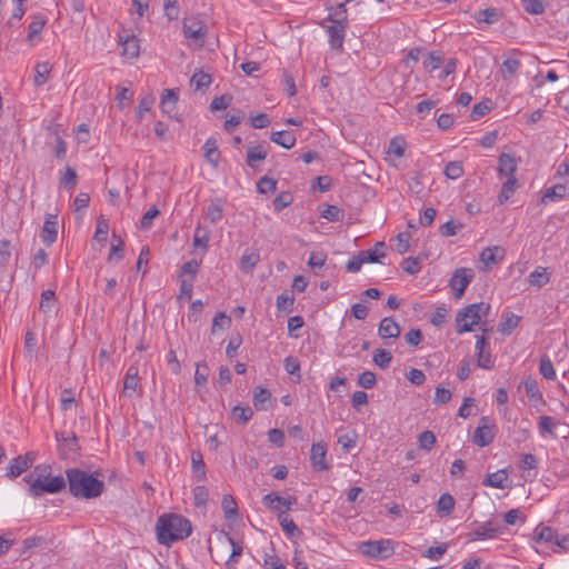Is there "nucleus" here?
<instances>
[{"instance_id": "2", "label": "nucleus", "mask_w": 569, "mask_h": 569, "mask_svg": "<svg viewBox=\"0 0 569 569\" xmlns=\"http://www.w3.org/2000/svg\"><path fill=\"white\" fill-rule=\"evenodd\" d=\"M66 476L70 493L78 499H93L103 491V481L84 470L71 468Z\"/></svg>"}, {"instance_id": "51", "label": "nucleus", "mask_w": 569, "mask_h": 569, "mask_svg": "<svg viewBox=\"0 0 569 569\" xmlns=\"http://www.w3.org/2000/svg\"><path fill=\"white\" fill-rule=\"evenodd\" d=\"M231 319L224 312H218L213 317L211 332L214 333L217 330H226L230 327Z\"/></svg>"}, {"instance_id": "40", "label": "nucleus", "mask_w": 569, "mask_h": 569, "mask_svg": "<svg viewBox=\"0 0 569 569\" xmlns=\"http://www.w3.org/2000/svg\"><path fill=\"white\" fill-rule=\"evenodd\" d=\"M226 540L231 546V553L228 560L226 561V566L228 568H233L238 563L239 558L242 553V547L239 543H237L232 537L228 535H226Z\"/></svg>"}, {"instance_id": "33", "label": "nucleus", "mask_w": 569, "mask_h": 569, "mask_svg": "<svg viewBox=\"0 0 569 569\" xmlns=\"http://www.w3.org/2000/svg\"><path fill=\"white\" fill-rule=\"evenodd\" d=\"M207 219L211 223H217L223 216V203L221 199H214L210 202L206 210Z\"/></svg>"}, {"instance_id": "42", "label": "nucleus", "mask_w": 569, "mask_h": 569, "mask_svg": "<svg viewBox=\"0 0 569 569\" xmlns=\"http://www.w3.org/2000/svg\"><path fill=\"white\" fill-rule=\"evenodd\" d=\"M566 196V187L563 184H555L548 188L542 197V202L557 201Z\"/></svg>"}, {"instance_id": "32", "label": "nucleus", "mask_w": 569, "mask_h": 569, "mask_svg": "<svg viewBox=\"0 0 569 569\" xmlns=\"http://www.w3.org/2000/svg\"><path fill=\"white\" fill-rule=\"evenodd\" d=\"M51 72V66L49 62H39L34 67V77H33V83L36 87L43 86L48 79L49 74Z\"/></svg>"}, {"instance_id": "35", "label": "nucleus", "mask_w": 569, "mask_h": 569, "mask_svg": "<svg viewBox=\"0 0 569 569\" xmlns=\"http://www.w3.org/2000/svg\"><path fill=\"white\" fill-rule=\"evenodd\" d=\"M558 426V422L550 416H540L538 421V431L541 437L549 435L555 437V430Z\"/></svg>"}, {"instance_id": "55", "label": "nucleus", "mask_w": 569, "mask_h": 569, "mask_svg": "<svg viewBox=\"0 0 569 569\" xmlns=\"http://www.w3.org/2000/svg\"><path fill=\"white\" fill-rule=\"evenodd\" d=\"M222 508L226 519H234L238 517V508L234 499L231 496H224L222 500Z\"/></svg>"}, {"instance_id": "47", "label": "nucleus", "mask_w": 569, "mask_h": 569, "mask_svg": "<svg viewBox=\"0 0 569 569\" xmlns=\"http://www.w3.org/2000/svg\"><path fill=\"white\" fill-rule=\"evenodd\" d=\"M406 147L407 143L402 137H395L389 142L388 153L401 158L405 154Z\"/></svg>"}, {"instance_id": "39", "label": "nucleus", "mask_w": 569, "mask_h": 569, "mask_svg": "<svg viewBox=\"0 0 569 569\" xmlns=\"http://www.w3.org/2000/svg\"><path fill=\"white\" fill-rule=\"evenodd\" d=\"M59 182L60 187L72 190L78 182V174L76 170L72 167H67L64 172L61 173Z\"/></svg>"}, {"instance_id": "10", "label": "nucleus", "mask_w": 569, "mask_h": 569, "mask_svg": "<svg viewBox=\"0 0 569 569\" xmlns=\"http://www.w3.org/2000/svg\"><path fill=\"white\" fill-rule=\"evenodd\" d=\"M37 459V452L29 451L13 458L7 467V476L14 479L30 469Z\"/></svg>"}, {"instance_id": "7", "label": "nucleus", "mask_w": 569, "mask_h": 569, "mask_svg": "<svg viewBox=\"0 0 569 569\" xmlns=\"http://www.w3.org/2000/svg\"><path fill=\"white\" fill-rule=\"evenodd\" d=\"M497 433V426L490 417H481L478 427L473 431L472 441L478 447L489 446Z\"/></svg>"}, {"instance_id": "29", "label": "nucleus", "mask_w": 569, "mask_h": 569, "mask_svg": "<svg viewBox=\"0 0 569 569\" xmlns=\"http://www.w3.org/2000/svg\"><path fill=\"white\" fill-rule=\"evenodd\" d=\"M473 18L478 23L493 24L500 19V12L497 8H487L477 11Z\"/></svg>"}, {"instance_id": "5", "label": "nucleus", "mask_w": 569, "mask_h": 569, "mask_svg": "<svg viewBox=\"0 0 569 569\" xmlns=\"http://www.w3.org/2000/svg\"><path fill=\"white\" fill-rule=\"evenodd\" d=\"M333 19L331 16L327 18L328 21L331 22L327 27V33L329 37V43L332 49L340 50L343 46L346 29H347V9L345 8V3L338 4L335 10Z\"/></svg>"}, {"instance_id": "24", "label": "nucleus", "mask_w": 569, "mask_h": 569, "mask_svg": "<svg viewBox=\"0 0 569 569\" xmlns=\"http://www.w3.org/2000/svg\"><path fill=\"white\" fill-rule=\"evenodd\" d=\"M270 140L284 149L293 148L297 142L295 133L288 130L271 132Z\"/></svg>"}, {"instance_id": "12", "label": "nucleus", "mask_w": 569, "mask_h": 569, "mask_svg": "<svg viewBox=\"0 0 569 569\" xmlns=\"http://www.w3.org/2000/svg\"><path fill=\"white\" fill-rule=\"evenodd\" d=\"M182 29L187 39L198 42L200 47L203 44L204 34L207 32V27L203 21L194 18L187 19L183 21Z\"/></svg>"}, {"instance_id": "45", "label": "nucleus", "mask_w": 569, "mask_h": 569, "mask_svg": "<svg viewBox=\"0 0 569 569\" xmlns=\"http://www.w3.org/2000/svg\"><path fill=\"white\" fill-rule=\"evenodd\" d=\"M372 361L376 366H378L381 369H386L390 366L392 361L391 352L385 350V349H377L373 352Z\"/></svg>"}, {"instance_id": "64", "label": "nucleus", "mask_w": 569, "mask_h": 569, "mask_svg": "<svg viewBox=\"0 0 569 569\" xmlns=\"http://www.w3.org/2000/svg\"><path fill=\"white\" fill-rule=\"evenodd\" d=\"M11 257V243L7 239L0 240V268L8 266Z\"/></svg>"}, {"instance_id": "53", "label": "nucleus", "mask_w": 569, "mask_h": 569, "mask_svg": "<svg viewBox=\"0 0 569 569\" xmlns=\"http://www.w3.org/2000/svg\"><path fill=\"white\" fill-rule=\"evenodd\" d=\"M539 372L546 379L552 380L556 378L553 365L547 356L540 359Z\"/></svg>"}, {"instance_id": "59", "label": "nucleus", "mask_w": 569, "mask_h": 569, "mask_svg": "<svg viewBox=\"0 0 569 569\" xmlns=\"http://www.w3.org/2000/svg\"><path fill=\"white\" fill-rule=\"evenodd\" d=\"M209 498V490L204 486H197L193 489V500L196 507H206Z\"/></svg>"}, {"instance_id": "48", "label": "nucleus", "mask_w": 569, "mask_h": 569, "mask_svg": "<svg viewBox=\"0 0 569 569\" xmlns=\"http://www.w3.org/2000/svg\"><path fill=\"white\" fill-rule=\"evenodd\" d=\"M278 519L283 532L287 536L295 537L300 533V530L298 529L297 525L291 518L288 517V515H280Z\"/></svg>"}, {"instance_id": "54", "label": "nucleus", "mask_w": 569, "mask_h": 569, "mask_svg": "<svg viewBox=\"0 0 569 569\" xmlns=\"http://www.w3.org/2000/svg\"><path fill=\"white\" fill-rule=\"evenodd\" d=\"M163 10L168 20L173 21L179 18L180 8L177 0H163Z\"/></svg>"}, {"instance_id": "4", "label": "nucleus", "mask_w": 569, "mask_h": 569, "mask_svg": "<svg viewBox=\"0 0 569 569\" xmlns=\"http://www.w3.org/2000/svg\"><path fill=\"white\" fill-rule=\"evenodd\" d=\"M490 305L486 302L471 303L457 313L456 326L459 335L470 332L481 318L487 316Z\"/></svg>"}, {"instance_id": "63", "label": "nucleus", "mask_w": 569, "mask_h": 569, "mask_svg": "<svg viewBox=\"0 0 569 569\" xmlns=\"http://www.w3.org/2000/svg\"><path fill=\"white\" fill-rule=\"evenodd\" d=\"M211 81V77L202 71L194 72L191 78V83L194 84L196 89L208 88Z\"/></svg>"}, {"instance_id": "43", "label": "nucleus", "mask_w": 569, "mask_h": 569, "mask_svg": "<svg viewBox=\"0 0 569 569\" xmlns=\"http://www.w3.org/2000/svg\"><path fill=\"white\" fill-rule=\"evenodd\" d=\"M56 303V293L53 290L48 289L43 290L41 293V300L39 305V309L43 313L51 312Z\"/></svg>"}, {"instance_id": "13", "label": "nucleus", "mask_w": 569, "mask_h": 569, "mask_svg": "<svg viewBox=\"0 0 569 569\" xmlns=\"http://www.w3.org/2000/svg\"><path fill=\"white\" fill-rule=\"evenodd\" d=\"M56 439L58 442V450L61 458H69L72 455H76L79 446L78 439L74 433H63L56 432Z\"/></svg>"}, {"instance_id": "17", "label": "nucleus", "mask_w": 569, "mask_h": 569, "mask_svg": "<svg viewBox=\"0 0 569 569\" xmlns=\"http://www.w3.org/2000/svg\"><path fill=\"white\" fill-rule=\"evenodd\" d=\"M327 445L323 441L313 443L310 450V463L317 471H323L329 468L326 460Z\"/></svg>"}, {"instance_id": "8", "label": "nucleus", "mask_w": 569, "mask_h": 569, "mask_svg": "<svg viewBox=\"0 0 569 569\" xmlns=\"http://www.w3.org/2000/svg\"><path fill=\"white\" fill-rule=\"evenodd\" d=\"M297 503V498L293 496L282 497L278 492L273 491L262 497V505L280 515L286 516L288 511Z\"/></svg>"}, {"instance_id": "60", "label": "nucleus", "mask_w": 569, "mask_h": 569, "mask_svg": "<svg viewBox=\"0 0 569 569\" xmlns=\"http://www.w3.org/2000/svg\"><path fill=\"white\" fill-rule=\"evenodd\" d=\"M522 7L530 14H541L545 12V4L540 0H522Z\"/></svg>"}, {"instance_id": "6", "label": "nucleus", "mask_w": 569, "mask_h": 569, "mask_svg": "<svg viewBox=\"0 0 569 569\" xmlns=\"http://www.w3.org/2000/svg\"><path fill=\"white\" fill-rule=\"evenodd\" d=\"M359 549L365 556L382 559L390 557L395 551L393 541L390 539L363 541Z\"/></svg>"}, {"instance_id": "26", "label": "nucleus", "mask_w": 569, "mask_h": 569, "mask_svg": "<svg viewBox=\"0 0 569 569\" xmlns=\"http://www.w3.org/2000/svg\"><path fill=\"white\" fill-rule=\"evenodd\" d=\"M260 261V253L257 250L247 249L240 258L239 268L243 272H251Z\"/></svg>"}, {"instance_id": "21", "label": "nucleus", "mask_w": 569, "mask_h": 569, "mask_svg": "<svg viewBox=\"0 0 569 569\" xmlns=\"http://www.w3.org/2000/svg\"><path fill=\"white\" fill-rule=\"evenodd\" d=\"M506 251L500 246L487 247L481 251L479 260L485 264V267L489 268L503 260Z\"/></svg>"}, {"instance_id": "46", "label": "nucleus", "mask_w": 569, "mask_h": 569, "mask_svg": "<svg viewBox=\"0 0 569 569\" xmlns=\"http://www.w3.org/2000/svg\"><path fill=\"white\" fill-rule=\"evenodd\" d=\"M277 189V180L268 176H263L257 182V191L261 194L274 192Z\"/></svg>"}, {"instance_id": "9", "label": "nucleus", "mask_w": 569, "mask_h": 569, "mask_svg": "<svg viewBox=\"0 0 569 569\" xmlns=\"http://www.w3.org/2000/svg\"><path fill=\"white\" fill-rule=\"evenodd\" d=\"M118 41L121 46V56L128 60L139 57L140 41L137 36L129 29L121 28L118 33Z\"/></svg>"}, {"instance_id": "44", "label": "nucleus", "mask_w": 569, "mask_h": 569, "mask_svg": "<svg viewBox=\"0 0 569 569\" xmlns=\"http://www.w3.org/2000/svg\"><path fill=\"white\" fill-rule=\"evenodd\" d=\"M262 566L264 569H284V562L274 553L272 548L270 552H264Z\"/></svg>"}, {"instance_id": "1", "label": "nucleus", "mask_w": 569, "mask_h": 569, "mask_svg": "<svg viewBox=\"0 0 569 569\" xmlns=\"http://www.w3.org/2000/svg\"><path fill=\"white\" fill-rule=\"evenodd\" d=\"M23 481L29 485V496L34 498L58 493L66 488V479L60 475L51 476V466L46 463L36 466Z\"/></svg>"}, {"instance_id": "34", "label": "nucleus", "mask_w": 569, "mask_h": 569, "mask_svg": "<svg viewBox=\"0 0 569 569\" xmlns=\"http://www.w3.org/2000/svg\"><path fill=\"white\" fill-rule=\"evenodd\" d=\"M508 480V475L505 470H498L488 475V477L483 480V485L497 489H505L506 482Z\"/></svg>"}, {"instance_id": "58", "label": "nucleus", "mask_w": 569, "mask_h": 569, "mask_svg": "<svg viewBox=\"0 0 569 569\" xmlns=\"http://www.w3.org/2000/svg\"><path fill=\"white\" fill-rule=\"evenodd\" d=\"M232 417L234 418L236 421L240 423H246L251 419L252 410L250 407L236 406L232 409Z\"/></svg>"}, {"instance_id": "15", "label": "nucleus", "mask_w": 569, "mask_h": 569, "mask_svg": "<svg viewBox=\"0 0 569 569\" xmlns=\"http://www.w3.org/2000/svg\"><path fill=\"white\" fill-rule=\"evenodd\" d=\"M503 532V528L498 526L492 520L480 523L471 533L470 540H487L493 539Z\"/></svg>"}, {"instance_id": "23", "label": "nucleus", "mask_w": 569, "mask_h": 569, "mask_svg": "<svg viewBox=\"0 0 569 569\" xmlns=\"http://www.w3.org/2000/svg\"><path fill=\"white\" fill-rule=\"evenodd\" d=\"M551 274L546 267L538 266L527 277V282L537 289L545 287L550 281Z\"/></svg>"}, {"instance_id": "16", "label": "nucleus", "mask_w": 569, "mask_h": 569, "mask_svg": "<svg viewBox=\"0 0 569 569\" xmlns=\"http://www.w3.org/2000/svg\"><path fill=\"white\" fill-rule=\"evenodd\" d=\"M488 342L483 336H477L476 340V357L477 365L482 369H492L495 366V361L489 350H487Z\"/></svg>"}, {"instance_id": "52", "label": "nucleus", "mask_w": 569, "mask_h": 569, "mask_svg": "<svg viewBox=\"0 0 569 569\" xmlns=\"http://www.w3.org/2000/svg\"><path fill=\"white\" fill-rule=\"evenodd\" d=\"M523 387H525L526 395L528 396L529 399H536V400L542 399V395L539 390L538 383L533 378H531V377L527 378L523 382Z\"/></svg>"}, {"instance_id": "56", "label": "nucleus", "mask_w": 569, "mask_h": 569, "mask_svg": "<svg viewBox=\"0 0 569 569\" xmlns=\"http://www.w3.org/2000/svg\"><path fill=\"white\" fill-rule=\"evenodd\" d=\"M442 63V54L438 51L429 53L427 59L423 61V67L427 71L432 72L438 69Z\"/></svg>"}, {"instance_id": "25", "label": "nucleus", "mask_w": 569, "mask_h": 569, "mask_svg": "<svg viewBox=\"0 0 569 569\" xmlns=\"http://www.w3.org/2000/svg\"><path fill=\"white\" fill-rule=\"evenodd\" d=\"M178 91L173 89H166L162 92L160 100L161 111L166 114H171L177 107Z\"/></svg>"}, {"instance_id": "57", "label": "nucleus", "mask_w": 569, "mask_h": 569, "mask_svg": "<svg viewBox=\"0 0 569 569\" xmlns=\"http://www.w3.org/2000/svg\"><path fill=\"white\" fill-rule=\"evenodd\" d=\"M418 443L420 449L430 451L436 443V436L432 431L426 430L419 435Z\"/></svg>"}, {"instance_id": "18", "label": "nucleus", "mask_w": 569, "mask_h": 569, "mask_svg": "<svg viewBox=\"0 0 569 569\" xmlns=\"http://www.w3.org/2000/svg\"><path fill=\"white\" fill-rule=\"evenodd\" d=\"M31 19L32 20L28 26L27 41L31 47H33L40 41V34L47 24L48 19L41 13L31 16Z\"/></svg>"}, {"instance_id": "14", "label": "nucleus", "mask_w": 569, "mask_h": 569, "mask_svg": "<svg viewBox=\"0 0 569 569\" xmlns=\"http://www.w3.org/2000/svg\"><path fill=\"white\" fill-rule=\"evenodd\" d=\"M518 160L513 154L502 152L498 160V177L500 179L516 178Z\"/></svg>"}, {"instance_id": "31", "label": "nucleus", "mask_w": 569, "mask_h": 569, "mask_svg": "<svg viewBox=\"0 0 569 569\" xmlns=\"http://www.w3.org/2000/svg\"><path fill=\"white\" fill-rule=\"evenodd\" d=\"M455 509V498L450 493H442L437 502V513L440 517L449 516Z\"/></svg>"}, {"instance_id": "38", "label": "nucleus", "mask_w": 569, "mask_h": 569, "mask_svg": "<svg viewBox=\"0 0 569 569\" xmlns=\"http://www.w3.org/2000/svg\"><path fill=\"white\" fill-rule=\"evenodd\" d=\"M533 537L537 542L555 543V539L557 538V532L551 527L538 526L533 530Z\"/></svg>"}, {"instance_id": "37", "label": "nucleus", "mask_w": 569, "mask_h": 569, "mask_svg": "<svg viewBox=\"0 0 569 569\" xmlns=\"http://www.w3.org/2000/svg\"><path fill=\"white\" fill-rule=\"evenodd\" d=\"M271 398V392L262 387H257L253 390V405L258 410L267 409V405L269 403Z\"/></svg>"}, {"instance_id": "41", "label": "nucleus", "mask_w": 569, "mask_h": 569, "mask_svg": "<svg viewBox=\"0 0 569 569\" xmlns=\"http://www.w3.org/2000/svg\"><path fill=\"white\" fill-rule=\"evenodd\" d=\"M209 234L210 232L208 229L197 226L193 233V247L202 248L203 251H206L208 248Z\"/></svg>"}, {"instance_id": "30", "label": "nucleus", "mask_w": 569, "mask_h": 569, "mask_svg": "<svg viewBox=\"0 0 569 569\" xmlns=\"http://www.w3.org/2000/svg\"><path fill=\"white\" fill-rule=\"evenodd\" d=\"M519 188L517 178H508L505 180L501 187V191L498 196V202L500 204L506 203L516 192V190Z\"/></svg>"}, {"instance_id": "28", "label": "nucleus", "mask_w": 569, "mask_h": 569, "mask_svg": "<svg viewBox=\"0 0 569 569\" xmlns=\"http://www.w3.org/2000/svg\"><path fill=\"white\" fill-rule=\"evenodd\" d=\"M203 151L204 159L213 167H217L220 160V152L218 150V143L214 138L207 139L203 144Z\"/></svg>"}, {"instance_id": "36", "label": "nucleus", "mask_w": 569, "mask_h": 569, "mask_svg": "<svg viewBox=\"0 0 569 569\" xmlns=\"http://www.w3.org/2000/svg\"><path fill=\"white\" fill-rule=\"evenodd\" d=\"M375 260L376 258L368 254V252H359L356 257L347 262L346 268L349 272L356 273L360 271L363 263H368L369 261Z\"/></svg>"}, {"instance_id": "50", "label": "nucleus", "mask_w": 569, "mask_h": 569, "mask_svg": "<svg viewBox=\"0 0 569 569\" xmlns=\"http://www.w3.org/2000/svg\"><path fill=\"white\" fill-rule=\"evenodd\" d=\"M443 173L447 178L456 180L463 174V167L460 161H450L446 164Z\"/></svg>"}, {"instance_id": "22", "label": "nucleus", "mask_w": 569, "mask_h": 569, "mask_svg": "<svg viewBox=\"0 0 569 569\" xmlns=\"http://www.w3.org/2000/svg\"><path fill=\"white\" fill-rule=\"evenodd\" d=\"M400 332L399 325L391 317L383 318L379 323L378 335L381 339H396Z\"/></svg>"}, {"instance_id": "11", "label": "nucleus", "mask_w": 569, "mask_h": 569, "mask_svg": "<svg viewBox=\"0 0 569 569\" xmlns=\"http://www.w3.org/2000/svg\"><path fill=\"white\" fill-rule=\"evenodd\" d=\"M472 278H473V271L469 268H459L453 272V274L449 281V286L453 290L455 298L457 300L461 299V297L465 293V290L471 282Z\"/></svg>"}, {"instance_id": "49", "label": "nucleus", "mask_w": 569, "mask_h": 569, "mask_svg": "<svg viewBox=\"0 0 569 569\" xmlns=\"http://www.w3.org/2000/svg\"><path fill=\"white\" fill-rule=\"evenodd\" d=\"M192 470L197 475L199 480L206 478V466L200 452H192L191 455Z\"/></svg>"}, {"instance_id": "19", "label": "nucleus", "mask_w": 569, "mask_h": 569, "mask_svg": "<svg viewBox=\"0 0 569 569\" xmlns=\"http://www.w3.org/2000/svg\"><path fill=\"white\" fill-rule=\"evenodd\" d=\"M520 54L521 53L519 51L515 50L510 52L503 60L500 68V73L505 80H511L521 68L522 63L519 59Z\"/></svg>"}, {"instance_id": "61", "label": "nucleus", "mask_w": 569, "mask_h": 569, "mask_svg": "<svg viewBox=\"0 0 569 569\" xmlns=\"http://www.w3.org/2000/svg\"><path fill=\"white\" fill-rule=\"evenodd\" d=\"M198 270H199L198 261H196V260L187 261L181 266L180 278H186L187 276H189V279L193 280L196 274L198 273Z\"/></svg>"}, {"instance_id": "62", "label": "nucleus", "mask_w": 569, "mask_h": 569, "mask_svg": "<svg viewBox=\"0 0 569 569\" xmlns=\"http://www.w3.org/2000/svg\"><path fill=\"white\" fill-rule=\"evenodd\" d=\"M377 382L376 375L372 371L366 370L358 376L357 383L365 388L370 389Z\"/></svg>"}, {"instance_id": "20", "label": "nucleus", "mask_w": 569, "mask_h": 569, "mask_svg": "<svg viewBox=\"0 0 569 569\" xmlns=\"http://www.w3.org/2000/svg\"><path fill=\"white\" fill-rule=\"evenodd\" d=\"M58 221L57 216L48 214L42 227L41 240L46 246H51L57 240Z\"/></svg>"}, {"instance_id": "27", "label": "nucleus", "mask_w": 569, "mask_h": 569, "mask_svg": "<svg viewBox=\"0 0 569 569\" xmlns=\"http://www.w3.org/2000/svg\"><path fill=\"white\" fill-rule=\"evenodd\" d=\"M268 156V151L261 144L250 146L247 149L246 163L250 168H256V162L263 161Z\"/></svg>"}, {"instance_id": "3", "label": "nucleus", "mask_w": 569, "mask_h": 569, "mask_svg": "<svg viewBox=\"0 0 569 569\" xmlns=\"http://www.w3.org/2000/svg\"><path fill=\"white\" fill-rule=\"evenodd\" d=\"M191 522L180 515H164L157 521V536L162 545L183 540L191 535Z\"/></svg>"}]
</instances>
